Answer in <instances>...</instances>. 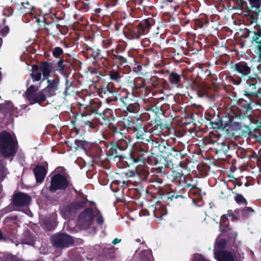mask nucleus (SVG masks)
<instances>
[{"label":"nucleus","mask_w":261,"mask_h":261,"mask_svg":"<svg viewBox=\"0 0 261 261\" xmlns=\"http://www.w3.org/2000/svg\"><path fill=\"white\" fill-rule=\"evenodd\" d=\"M0 150L5 157L13 156L17 150L15 137L6 132L0 134Z\"/></svg>","instance_id":"f257e3e1"},{"label":"nucleus","mask_w":261,"mask_h":261,"mask_svg":"<svg viewBox=\"0 0 261 261\" xmlns=\"http://www.w3.org/2000/svg\"><path fill=\"white\" fill-rule=\"evenodd\" d=\"M94 218L98 224H102L104 219L101 213L96 208H86L79 216V222L83 225L84 228H88L92 224Z\"/></svg>","instance_id":"f03ea898"},{"label":"nucleus","mask_w":261,"mask_h":261,"mask_svg":"<svg viewBox=\"0 0 261 261\" xmlns=\"http://www.w3.org/2000/svg\"><path fill=\"white\" fill-rule=\"evenodd\" d=\"M38 88L34 85L29 87L25 93L24 96L25 99L30 105L38 103L40 105L46 100V96L43 94L42 90L38 91Z\"/></svg>","instance_id":"7ed1b4c3"},{"label":"nucleus","mask_w":261,"mask_h":261,"mask_svg":"<svg viewBox=\"0 0 261 261\" xmlns=\"http://www.w3.org/2000/svg\"><path fill=\"white\" fill-rule=\"evenodd\" d=\"M68 185L69 180L67 177L60 174H56L51 178L49 189L51 192H55L58 190L66 189Z\"/></svg>","instance_id":"20e7f679"},{"label":"nucleus","mask_w":261,"mask_h":261,"mask_svg":"<svg viewBox=\"0 0 261 261\" xmlns=\"http://www.w3.org/2000/svg\"><path fill=\"white\" fill-rule=\"evenodd\" d=\"M52 242L56 247H67L73 243V239L64 233L56 234L52 237Z\"/></svg>","instance_id":"39448f33"},{"label":"nucleus","mask_w":261,"mask_h":261,"mask_svg":"<svg viewBox=\"0 0 261 261\" xmlns=\"http://www.w3.org/2000/svg\"><path fill=\"white\" fill-rule=\"evenodd\" d=\"M214 257L218 261H236L237 258L233 251H215Z\"/></svg>","instance_id":"423d86ee"},{"label":"nucleus","mask_w":261,"mask_h":261,"mask_svg":"<svg viewBox=\"0 0 261 261\" xmlns=\"http://www.w3.org/2000/svg\"><path fill=\"white\" fill-rule=\"evenodd\" d=\"M58 79H54L53 80H48L47 81L48 85L47 86L42 90L43 92V94L47 97L54 96L56 94V92L58 89Z\"/></svg>","instance_id":"0eeeda50"},{"label":"nucleus","mask_w":261,"mask_h":261,"mask_svg":"<svg viewBox=\"0 0 261 261\" xmlns=\"http://www.w3.org/2000/svg\"><path fill=\"white\" fill-rule=\"evenodd\" d=\"M31 201V197L22 193L16 194L14 196L13 202L15 205L26 206L30 203Z\"/></svg>","instance_id":"6e6552de"},{"label":"nucleus","mask_w":261,"mask_h":261,"mask_svg":"<svg viewBox=\"0 0 261 261\" xmlns=\"http://www.w3.org/2000/svg\"><path fill=\"white\" fill-rule=\"evenodd\" d=\"M80 206L81 204L77 203L62 207L61 209V214L65 219L69 218L75 213Z\"/></svg>","instance_id":"1a4fd4ad"},{"label":"nucleus","mask_w":261,"mask_h":261,"mask_svg":"<svg viewBox=\"0 0 261 261\" xmlns=\"http://www.w3.org/2000/svg\"><path fill=\"white\" fill-rule=\"evenodd\" d=\"M34 173L35 175L37 182H42L46 174L45 168L42 166H37L34 169Z\"/></svg>","instance_id":"9d476101"},{"label":"nucleus","mask_w":261,"mask_h":261,"mask_svg":"<svg viewBox=\"0 0 261 261\" xmlns=\"http://www.w3.org/2000/svg\"><path fill=\"white\" fill-rule=\"evenodd\" d=\"M15 111L13 105L10 101H6L3 104L0 105V112L4 114H14Z\"/></svg>","instance_id":"9b49d317"},{"label":"nucleus","mask_w":261,"mask_h":261,"mask_svg":"<svg viewBox=\"0 0 261 261\" xmlns=\"http://www.w3.org/2000/svg\"><path fill=\"white\" fill-rule=\"evenodd\" d=\"M236 70L244 76L250 72V68L244 62H240L235 65Z\"/></svg>","instance_id":"f8f14e48"},{"label":"nucleus","mask_w":261,"mask_h":261,"mask_svg":"<svg viewBox=\"0 0 261 261\" xmlns=\"http://www.w3.org/2000/svg\"><path fill=\"white\" fill-rule=\"evenodd\" d=\"M151 27L149 20L148 19L145 20L143 22L140 23L138 25V31L141 36L147 33Z\"/></svg>","instance_id":"ddd939ff"},{"label":"nucleus","mask_w":261,"mask_h":261,"mask_svg":"<svg viewBox=\"0 0 261 261\" xmlns=\"http://www.w3.org/2000/svg\"><path fill=\"white\" fill-rule=\"evenodd\" d=\"M231 220V221H233L234 220V217L231 213V211H228L227 214L223 215L221 218L220 222V226H223L224 227L227 228V226L228 225V223H227V221Z\"/></svg>","instance_id":"4468645a"},{"label":"nucleus","mask_w":261,"mask_h":261,"mask_svg":"<svg viewBox=\"0 0 261 261\" xmlns=\"http://www.w3.org/2000/svg\"><path fill=\"white\" fill-rule=\"evenodd\" d=\"M247 91H244V95L248 97L251 99L253 97L257 96V93L253 91L256 89V86L254 84H248V88H247Z\"/></svg>","instance_id":"2eb2a0df"},{"label":"nucleus","mask_w":261,"mask_h":261,"mask_svg":"<svg viewBox=\"0 0 261 261\" xmlns=\"http://www.w3.org/2000/svg\"><path fill=\"white\" fill-rule=\"evenodd\" d=\"M52 68L51 64L47 62L43 63L40 67V69L42 72L43 76L46 77L48 76L52 70Z\"/></svg>","instance_id":"dca6fc26"},{"label":"nucleus","mask_w":261,"mask_h":261,"mask_svg":"<svg viewBox=\"0 0 261 261\" xmlns=\"http://www.w3.org/2000/svg\"><path fill=\"white\" fill-rule=\"evenodd\" d=\"M5 161L0 159V180L2 181L8 173L7 169L5 167Z\"/></svg>","instance_id":"f3484780"},{"label":"nucleus","mask_w":261,"mask_h":261,"mask_svg":"<svg viewBox=\"0 0 261 261\" xmlns=\"http://www.w3.org/2000/svg\"><path fill=\"white\" fill-rule=\"evenodd\" d=\"M152 253L150 250L143 251L140 254V261H151Z\"/></svg>","instance_id":"a211bd4d"},{"label":"nucleus","mask_w":261,"mask_h":261,"mask_svg":"<svg viewBox=\"0 0 261 261\" xmlns=\"http://www.w3.org/2000/svg\"><path fill=\"white\" fill-rule=\"evenodd\" d=\"M169 80L172 84L178 85L180 81V76L176 73L171 72L169 75Z\"/></svg>","instance_id":"6ab92c4d"},{"label":"nucleus","mask_w":261,"mask_h":261,"mask_svg":"<svg viewBox=\"0 0 261 261\" xmlns=\"http://www.w3.org/2000/svg\"><path fill=\"white\" fill-rule=\"evenodd\" d=\"M256 41L258 43L257 48L258 54H259L258 62H261V29L256 33Z\"/></svg>","instance_id":"aec40b11"},{"label":"nucleus","mask_w":261,"mask_h":261,"mask_svg":"<svg viewBox=\"0 0 261 261\" xmlns=\"http://www.w3.org/2000/svg\"><path fill=\"white\" fill-rule=\"evenodd\" d=\"M33 72L31 74V76L34 81H39L41 78V73L39 72H36L35 71L38 70V67L34 65L32 67Z\"/></svg>","instance_id":"412c9836"},{"label":"nucleus","mask_w":261,"mask_h":261,"mask_svg":"<svg viewBox=\"0 0 261 261\" xmlns=\"http://www.w3.org/2000/svg\"><path fill=\"white\" fill-rule=\"evenodd\" d=\"M226 244V241L223 239L217 238L216 241L215 246V251H217V249H222L224 248Z\"/></svg>","instance_id":"4be33fe9"},{"label":"nucleus","mask_w":261,"mask_h":261,"mask_svg":"<svg viewBox=\"0 0 261 261\" xmlns=\"http://www.w3.org/2000/svg\"><path fill=\"white\" fill-rule=\"evenodd\" d=\"M75 144L76 145V149H84L87 147L88 143L86 141L83 140H75Z\"/></svg>","instance_id":"5701e85b"},{"label":"nucleus","mask_w":261,"mask_h":261,"mask_svg":"<svg viewBox=\"0 0 261 261\" xmlns=\"http://www.w3.org/2000/svg\"><path fill=\"white\" fill-rule=\"evenodd\" d=\"M22 7L21 8V11L22 13H30L32 7L30 5L28 2L25 3H22Z\"/></svg>","instance_id":"b1692460"},{"label":"nucleus","mask_w":261,"mask_h":261,"mask_svg":"<svg viewBox=\"0 0 261 261\" xmlns=\"http://www.w3.org/2000/svg\"><path fill=\"white\" fill-rule=\"evenodd\" d=\"M234 199L236 202L239 204H246V200L241 195H236Z\"/></svg>","instance_id":"393cba45"},{"label":"nucleus","mask_w":261,"mask_h":261,"mask_svg":"<svg viewBox=\"0 0 261 261\" xmlns=\"http://www.w3.org/2000/svg\"><path fill=\"white\" fill-rule=\"evenodd\" d=\"M63 53V49L59 47H56L53 49V55L55 57H58Z\"/></svg>","instance_id":"a878e982"},{"label":"nucleus","mask_w":261,"mask_h":261,"mask_svg":"<svg viewBox=\"0 0 261 261\" xmlns=\"http://www.w3.org/2000/svg\"><path fill=\"white\" fill-rule=\"evenodd\" d=\"M110 77L113 80H117L120 77V73L118 71L113 70L110 73Z\"/></svg>","instance_id":"bb28decb"},{"label":"nucleus","mask_w":261,"mask_h":261,"mask_svg":"<svg viewBox=\"0 0 261 261\" xmlns=\"http://www.w3.org/2000/svg\"><path fill=\"white\" fill-rule=\"evenodd\" d=\"M163 210H160L156 209L154 212V216L156 218L162 217L166 214V212L164 213L163 212Z\"/></svg>","instance_id":"cd10ccee"},{"label":"nucleus","mask_w":261,"mask_h":261,"mask_svg":"<svg viewBox=\"0 0 261 261\" xmlns=\"http://www.w3.org/2000/svg\"><path fill=\"white\" fill-rule=\"evenodd\" d=\"M9 32V28L8 26H6L1 29L0 34L3 36H6Z\"/></svg>","instance_id":"c85d7f7f"},{"label":"nucleus","mask_w":261,"mask_h":261,"mask_svg":"<svg viewBox=\"0 0 261 261\" xmlns=\"http://www.w3.org/2000/svg\"><path fill=\"white\" fill-rule=\"evenodd\" d=\"M253 7L258 8L261 5V0H250Z\"/></svg>","instance_id":"c756f323"},{"label":"nucleus","mask_w":261,"mask_h":261,"mask_svg":"<svg viewBox=\"0 0 261 261\" xmlns=\"http://www.w3.org/2000/svg\"><path fill=\"white\" fill-rule=\"evenodd\" d=\"M130 33L133 38H139L141 36V34H140L138 30L137 32L135 30H132Z\"/></svg>","instance_id":"7c9ffc66"},{"label":"nucleus","mask_w":261,"mask_h":261,"mask_svg":"<svg viewBox=\"0 0 261 261\" xmlns=\"http://www.w3.org/2000/svg\"><path fill=\"white\" fill-rule=\"evenodd\" d=\"M228 231H230V232H228L227 233V234L228 235V236L231 239H234L236 237H237V233L236 232L234 231H231L230 229H228Z\"/></svg>","instance_id":"2f4dec72"},{"label":"nucleus","mask_w":261,"mask_h":261,"mask_svg":"<svg viewBox=\"0 0 261 261\" xmlns=\"http://www.w3.org/2000/svg\"><path fill=\"white\" fill-rule=\"evenodd\" d=\"M250 212H253V210L249 207H246L243 211V214L244 216H247L248 214Z\"/></svg>","instance_id":"473e14b6"},{"label":"nucleus","mask_w":261,"mask_h":261,"mask_svg":"<svg viewBox=\"0 0 261 261\" xmlns=\"http://www.w3.org/2000/svg\"><path fill=\"white\" fill-rule=\"evenodd\" d=\"M118 59L119 61L121 63H122V64H123V63H126V59H125L124 57H122V56H119V57H118Z\"/></svg>","instance_id":"72a5a7b5"},{"label":"nucleus","mask_w":261,"mask_h":261,"mask_svg":"<svg viewBox=\"0 0 261 261\" xmlns=\"http://www.w3.org/2000/svg\"><path fill=\"white\" fill-rule=\"evenodd\" d=\"M121 242V240L120 239H117V238H116L113 241H112V243L114 244V245H116L119 243H120Z\"/></svg>","instance_id":"f704fd0d"},{"label":"nucleus","mask_w":261,"mask_h":261,"mask_svg":"<svg viewBox=\"0 0 261 261\" xmlns=\"http://www.w3.org/2000/svg\"><path fill=\"white\" fill-rule=\"evenodd\" d=\"M144 132V129H141V130H140V133H139V132L137 133V135L138 138L141 137L143 135Z\"/></svg>","instance_id":"c9c22d12"},{"label":"nucleus","mask_w":261,"mask_h":261,"mask_svg":"<svg viewBox=\"0 0 261 261\" xmlns=\"http://www.w3.org/2000/svg\"><path fill=\"white\" fill-rule=\"evenodd\" d=\"M3 238V235L1 231L0 230V239H2Z\"/></svg>","instance_id":"e433bc0d"},{"label":"nucleus","mask_w":261,"mask_h":261,"mask_svg":"<svg viewBox=\"0 0 261 261\" xmlns=\"http://www.w3.org/2000/svg\"><path fill=\"white\" fill-rule=\"evenodd\" d=\"M62 62L61 61H60L59 62V65L60 67H61V65H62Z\"/></svg>","instance_id":"4c0bfd02"}]
</instances>
